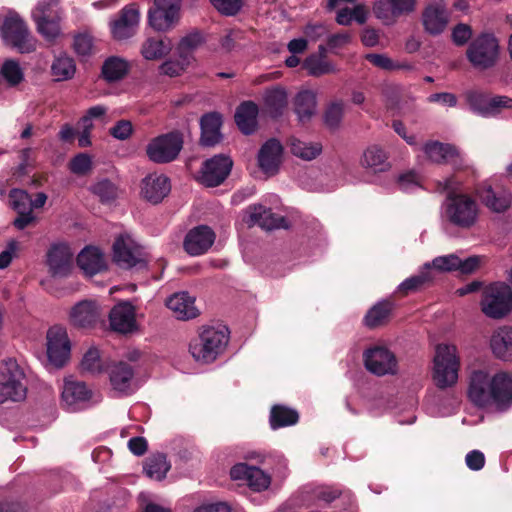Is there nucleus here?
I'll return each instance as SVG.
<instances>
[{
  "label": "nucleus",
  "mask_w": 512,
  "mask_h": 512,
  "mask_svg": "<svg viewBox=\"0 0 512 512\" xmlns=\"http://www.w3.org/2000/svg\"><path fill=\"white\" fill-rule=\"evenodd\" d=\"M303 68L308 71L309 75L314 77L336 72V68L331 62L324 60L316 54H311L304 60Z\"/></svg>",
  "instance_id": "09e8293b"
},
{
  "label": "nucleus",
  "mask_w": 512,
  "mask_h": 512,
  "mask_svg": "<svg viewBox=\"0 0 512 512\" xmlns=\"http://www.w3.org/2000/svg\"><path fill=\"white\" fill-rule=\"evenodd\" d=\"M283 146L280 141L271 138L260 148L258 153V164L260 169L267 175H275L279 171Z\"/></svg>",
  "instance_id": "4be33fe9"
},
{
  "label": "nucleus",
  "mask_w": 512,
  "mask_h": 512,
  "mask_svg": "<svg viewBox=\"0 0 512 512\" xmlns=\"http://www.w3.org/2000/svg\"><path fill=\"white\" fill-rule=\"evenodd\" d=\"M365 368L377 375L396 374L397 359L393 352L386 347L374 346L363 353Z\"/></svg>",
  "instance_id": "ddd939ff"
},
{
  "label": "nucleus",
  "mask_w": 512,
  "mask_h": 512,
  "mask_svg": "<svg viewBox=\"0 0 512 512\" xmlns=\"http://www.w3.org/2000/svg\"><path fill=\"white\" fill-rule=\"evenodd\" d=\"M129 70L130 64L127 60L119 56H110L102 64L101 77L107 83H115L125 78Z\"/></svg>",
  "instance_id": "c9c22d12"
},
{
  "label": "nucleus",
  "mask_w": 512,
  "mask_h": 512,
  "mask_svg": "<svg viewBox=\"0 0 512 512\" xmlns=\"http://www.w3.org/2000/svg\"><path fill=\"white\" fill-rule=\"evenodd\" d=\"M214 231L207 225H199L188 231L183 248L191 256L206 253L215 241Z\"/></svg>",
  "instance_id": "6ab92c4d"
},
{
  "label": "nucleus",
  "mask_w": 512,
  "mask_h": 512,
  "mask_svg": "<svg viewBox=\"0 0 512 512\" xmlns=\"http://www.w3.org/2000/svg\"><path fill=\"white\" fill-rule=\"evenodd\" d=\"M512 310L511 287L504 282L490 284L482 300V311L490 318L501 319Z\"/></svg>",
  "instance_id": "1a4fd4ad"
},
{
  "label": "nucleus",
  "mask_w": 512,
  "mask_h": 512,
  "mask_svg": "<svg viewBox=\"0 0 512 512\" xmlns=\"http://www.w3.org/2000/svg\"><path fill=\"white\" fill-rule=\"evenodd\" d=\"M467 467L473 471L481 470L485 465V456L479 450H472L465 457Z\"/></svg>",
  "instance_id": "338daca9"
},
{
  "label": "nucleus",
  "mask_w": 512,
  "mask_h": 512,
  "mask_svg": "<svg viewBox=\"0 0 512 512\" xmlns=\"http://www.w3.org/2000/svg\"><path fill=\"white\" fill-rule=\"evenodd\" d=\"M472 37V28L465 23H459L452 29L451 38L456 46H464Z\"/></svg>",
  "instance_id": "680f3d73"
},
{
  "label": "nucleus",
  "mask_w": 512,
  "mask_h": 512,
  "mask_svg": "<svg viewBox=\"0 0 512 512\" xmlns=\"http://www.w3.org/2000/svg\"><path fill=\"white\" fill-rule=\"evenodd\" d=\"M431 281V277L428 272H422L418 275L411 276L404 280L398 287V291L406 296L412 292H416L421 289L426 283Z\"/></svg>",
  "instance_id": "864d4df0"
},
{
  "label": "nucleus",
  "mask_w": 512,
  "mask_h": 512,
  "mask_svg": "<svg viewBox=\"0 0 512 512\" xmlns=\"http://www.w3.org/2000/svg\"><path fill=\"white\" fill-rule=\"evenodd\" d=\"M231 478L234 480L245 481L246 484L256 492L266 490L270 483L271 477L263 470L256 466H250L246 463L235 464L230 470Z\"/></svg>",
  "instance_id": "aec40b11"
},
{
  "label": "nucleus",
  "mask_w": 512,
  "mask_h": 512,
  "mask_svg": "<svg viewBox=\"0 0 512 512\" xmlns=\"http://www.w3.org/2000/svg\"><path fill=\"white\" fill-rule=\"evenodd\" d=\"M91 191L99 197L102 203H110L117 197V187L108 179L98 181L91 187Z\"/></svg>",
  "instance_id": "3c124183"
},
{
  "label": "nucleus",
  "mask_w": 512,
  "mask_h": 512,
  "mask_svg": "<svg viewBox=\"0 0 512 512\" xmlns=\"http://www.w3.org/2000/svg\"><path fill=\"white\" fill-rule=\"evenodd\" d=\"M204 41V37L200 31L195 30L187 34L180 40L177 46L178 56H180V58H186L188 61L192 62L194 59V51L201 46Z\"/></svg>",
  "instance_id": "de8ad7c7"
},
{
  "label": "nucleus",
  "mask_w": 512,
  "mask_h": 512,
  "mask_svg": "<svg viewBox=\"0 0 512 512\" xmlns=\"http://www.w3.org/2000/svg\"><path fill=\"white\" fill-rule=\"evenodd\" d=\"M37 25V31L47 40L51 41L60 33L59 18L52 14L49 4H38L32 13Z\"/></svg>",
  "instance_id": "b1692460"
},
{
  "label": "nucleus",
  "mask_w": 512,
  "mask_h": 512,
  "mask_svg": "<svg viewBox=\"0 0 512 512\" xmlns=\"http://www.w3.org/2000/svg\"><path fill=\"white\" fill-rule=\"evenodd\" d=\"M316 109V94L311 90H302L294 98V112L300 122L305 123L311 119Z\"/></svg>",
  "instance_id": "4c0bfd02"
},
{
  "label": "nucleus",
  "mask_w": 512,
  "mask_h": 512,
  "mask_svg": "<svg viewBox=\"0 0 512 512\" xmlns=\"http://www.w3.org/2000/svg\"><path fill=\"white\" fill-rule=\"evenodd\" d=\"M51 72L56 77V81H65L73 78L76 72L74 59L66 54L56 57L52 63Z\"/></svg>",
  "instance_id": "49530a36"
},
{
  "label": "nucleus",
  "mask_w": 512,
  "mask_h": 512,
  "mask_svg": "<svg viewBox=\"0 0 512 512\" xmlns=\"http://www.w3.org/2000/svg\"><path fill=\"white\" fill-rule=\"evenodd\" d=\"M171 42L167 38L150 37L141 47V54L147 60H158L169 54Z\"/></svg>",
  "instance_id": "79ce46f5"
},
{
  "label": "nucleus",
  "mask_w": 512,
  "mask_h": 512,
  "mask_svg": "<svg viewBox=\"0 0 512 512\" xmlns=\"http://www.w3.org/2000/svg\"><path fill=\"white\" fill-rule=\"evenodd\" d=\"M233 167L230 157L219 154L203 162L201 181L207 187H216L222 184L229 176Z\"/></svg>",
  "instance_id": "dca6fc26"
},
{
  "label": "nucleus",
  "mask_w": 512,
  "mask_h": 512,
  "mask_svg": "<svg viewBox=\"0 0 512 512\" xmlns=\"http://www.w3.org/2000/svg\"><path fill=\"white\" fill-rule=\"evenodd\" d=\"M72 253L65 244H54L47 252V265L50 274L54 277H65L69 274L72 265Z\"/></svg>",
  "instance_id": "5701e85b"
},
{
  "label": "nucleus",
  "mask_w": 512,
  "mask_h": 512,
  "mask_svg": "<svg viewBox=\"0 0 512 512\" xmlns=\"http://www.w3.org/2000/svg\"><path fill=\"white\" fill-rule=\"evenodd\" d=\"M458 367L455 347L445 344L438 345L434 357L433 378L439 389H446L457 382Z\"/></svg>",
  "instance_id": "0eeeda50"
},
{
  "label": "nucleus",
  "mask_w": 512,
  "mask_h": 512,
  "mask_svg": "<svg viewBox=\"0 0 512 512\" xmlns=\"http://www.w3.org/2000/svg\"><path fill=\"white\" fill-rule=\"evenodd\" d=\"M480 265V257L479 256H471L465 260L460 259V264L458 265L457 271L461 275H469L472 274L476 269H478Z\"/></svg>",
  "instance_id": "774afa93"
},
{
  "label": "nucleus",
  "mask_w": 512,
  "mask_h": 512,
  "mask_svg": "<svg viewBox=\"0 0 512 512\" xmlns=\"http://www.w3.org/2000/svg\"><path fill=\"white\" fill-rule=\"evenodd\" d=\"M288 105V95L285 88L277 85L267 88L263 94V112L276 120L283 116Z\"/></svg>",
  "instance_id": "a878e982"
},
{
  "label": "nucleus",
  "mask_w": 512,
  "mask_h": 512,
  "mask_svg": "<svg viewBox=\"0 0 512 512\" xmlns=\"http://www.w3.org/2000/svg\"><path fill=\"white\" fill-rule=\"evenodd\" d=\"M426 156L434 163L456 164L459 159V152L454 145L439 141H428L423 147Z\"/></svg>",
  "instance_id": "72a5a7b5"
},
{
  "label": "nucleus",
  "mask_w": 512,
  "mask_h": 512,
  "mask_svg": "<svg viewBox=\"0 0 512 512\" xmlns=\"http://www.w3.org/2000/svg\"><path fill=\"white\" fill-rule=\"evenodd\" d=\"M1 74L10 86H16L24 79V74L19 63L12 59H8L3 63Z\"/></svg>",
  "instance_id": "603ef678"
},
{
  "label": "nucleus",
  "mask_w": 512,
  "mask_h": 512,
  "mask_svg": "<svg viewBox=\"0 0 512 512\" xmlns=\"http://www.w3.org/2000/svg\"><path fill=\"white\" fill-rule=\"evenodd\" d=\"M258 114L259 107L251 100L243 101L238 105L234 119L238 129L244 135H251L256 131Z\"/></svg>",
  "instance_id": "c85d7f7f"
},
{
  "label": "nucleus",
  "mask_w": 512,
  "mask_h": 512,
  "mask_svg": "<svg viewBox=\"0 0 512 512\" xmlns=\"http://www.w3.org/2000/svg\"><path fill=\"white\" fill-rule=\"evenodd\" d=\"M212 5L223 15L233 16L242 7L241 0H210Z\"/></svg>",
  "instance_id": "e2e57ef3"
},
{
  "label": "nucleus",
  "mask_w": 512,
  "mask_h": 512,
  "mask_svg": "<svg viewBox=\"0 0 512 512\" xmlns=\"http://www.w3.org/2000/svg\"><path fill=\"white\" fill-rule=\"evenodd\" d=\"M170 464L167 462L166 455L163 453L154 454L146 459L144 470L148 477L162 480L170 470Z\"/></svg>",
  "instance_id": "a18cd8bd"
},
{
  "label": "nucleus",
  "mask_w": 512,
  "mask_h": 512,
  "mask_svg": "<svg viewBox=\"0 0 512 512\" xmlns=\"http://www.w3.org/2000/svg\"><path fill=\"white\" fill-rule=\"evenodd\" d=\"M450 14L442 3H430L422 11L421 22L424 31L430 36L442 34L449 23Z\"/></svg>",
  "instance_id": "a211bd4d"
},
{
  "label": "nucleus",
  "mask_w": 512,
  "mask_h": 512,
  "mask_svg": "<svg viewBox=\"0 0 512 512\" xmlns=\"http://www.w3.org/2000/svg\"><path fill=\"white\" fill-rule=\"evenodd\" d=\"M365 59L375 67L386 71H392L408 67L405 64L394 62L385 54L369 53L365 55Z\"/></svg>",
  "instance_id": "6e6d98bb"
},
{
  "label": "nucleus",
  "mask_w": 512,
  "mask_h": 512,
  "mask_svg": "<svg viewBox=\"0 0 512 512\" xmlns=\"http://www.w3.org/2000/svg\"><path fill=\"white\" fill-rule=\"evenodd\" d=\"M9 200L11 207L17 211H23L31 208L29 206L30 196L29 194L22 189L13 188L9 192Z\"/></svg>",
  "instance_id": "052dcab7"
},
{
  "label": "nucleus",
  "mask_w": 512,
  "mask_h": 512,
  "mask_svg": "<svg viewBox=\"0 0 512 512\" xmlns=\"http://www.w3.org/2000/svg\"><path fill=\"white\" fill-rule=\"evenodd\" d=\"M229 340L228 329L203 327L189 344V351L197 362L211 363L222 353Z\"/></svg>",
  "instance_id": "20e7f679"
},
{
  "label": "nucleus",
  "mask_w": 512,
  "mask_h": 512,
  "mask_svg": "<svg viewBox=\"0 0 512 512\" xmlns=\"http://www.w3.org/2000/svg\"><path fill=\"white\" fill-rule=\"evenodd\" d=\"M361 164L375 172H382L390 167L386 152L377 145H372L364 151Z\"/></svg>",
  "instance_id": "37998d69"
},
{
  "label": "nucleus",
  "mask_w": 512,
  "mask_h": 512,
  "mask_svg": "<svg viewBox=\"0 0 512 512\" xmlns=\"http://www.w3.org/2000/svg\"><path fill=\"white\" fill-rule=\"evenodd\" d=\"M99 307L94 301H81L70 313L71 323L80 328H91L99 321Z\"/></svg>",
  "instance_id": "c756f323"
},
{
  "label": "nucleus",
  "mask_w": 512,
  "mask_h": 512,
  "mask_svg": "<svg viewBox=\"0 0 512 512\" xmlns=\"http://www.w3.org/2000/svg\"><path fill=\"white\" fill-rule=\"evenodd\" d=\"M183 143L182 133L174 130L153 138L146 146V154L154 163H170L178 157Z\"/></svg>",
  "instance_id": "6e6552de"
},
{
  "label": "nucleus",
  "mask_w": 512,
  "mask_h": 512,
  "mask_svg": "<svg viewBox=\"0 0 512 512\" xmlns=\"http://www.w3.org/2000/svg\"><path fill=\"white\" fill-rule=\"evenodd\" d=\"M73 47L75 52L81 56H88L92 53L93 41L88 34H79L75 36Z\"/></svg>",
  "instance_id": "69168bd1"
},
{
  "label": "nucleus",
  "mask_w": 512,
  "mask_h": 512,
  "mask_svg": "<svg viewBox=\"0 0 512 512\" xmlns=\"http://www.w3.org/2000/svg\"><path fill=\"white\" fill-rule=\"evenodd\" d=\"M77 265L86 275L93 276L106 269L101 251L92 246L85 247L77 256Z\"/></svg>",
  "instance_id": "f704fd0d"
},
{
  "label": "nucleus",
  "mask_w": 512,
  "mask_h": 512,
  "mask_svg": "<svg viewBox=\"0 0 512 512\" xmlns=\"http://www.w3.org/2000/svg\"><path fill=\"white\" fill-rule=\"evenodd\" d=\"M71 344L65 328L53 326L47 332V357L56 368L63 367L69 360Z\"/></svg>",
  "instance_id": "9b49d317"
},
{
  "label": "nucleus",
  "mask_w": 512,
  "mask_h": 512,
  "mask_svg": "<svg viewBox=\"0 0 512 512\" xmlns=\"http://www.w3.org/2000/svg\"><path fill=\"white\" fill-rule=\"evenodd\" d=\"M166 306L175 313L179 320H190L199 315L195 306V298L188 292L175 293L166 301Z\"/></svg>",
  "instance_id": "2f4dec72"
},
{
  "label": "nucleus",
  "mask_w": 512,
  "mask_h": 512,
  "mask_svg": "<svg viewBox=\"0 0 512 512\" xmlns=\"http://www.w3.org/2000/svg\"><path fill=\"white\" fill-rule=\"evenodd\" d=\"M493 355L502 361H512V327L503 326L493 332L490 338Z\"/></svg>",
  "instance_id": "473e14b6"
},
{
  "label": "nucleus",
  "mask_w": 512,
  "mask_h": 512,
  "mask_svg": "<svg viewBox=\"0 0 512 512\" xmlns=\"http://www.w3.org/2000/svg\"><path fill=\"white\" fill-rule=\"evenodd\" d=\"M291 153L306 161H311L322 152V144L319 142H304L297 138H291L289 141Z\"/></svg>",
  "instance_id": "c03bdc74"
},
{
  "label": "nucleus",
  "mask_w": 512,
  "mask_h": 512,
  "mask_svg": "<svg viewBox=\"0 0 512 512\" xmlns=\"http://www.w3.org/2000/svg\"><path fill=\"white\" fill-rule=\"evenodd\" d=\"M113 260L119 267L124 269H130L138 264L141 266L146 264L135 256L122 235L117 237L113 243Z\"/></svg>",
  "instance_id": "e433bc0d"
},
{
  "label": "nucleus",
  "mask_w": 512,
  "mask_h": 512,
  "mask_svg": "<svg viewBox=\"0 0 512 512\" xmlns=\"http://www.w3.org/2000/svg\"><path fill=\"white\" fill-rule=\"evenodd\" d=\"M190 61L186 58L168 59L159 67L160 72L170 77L179 76L190 65Z\"/></svg>",
  "instance_id": "4d7b16f0"
},
{
  "label": "nucleus",
  "mask_w": 512,
  "mask_h": 512,
  "mask_svg": "<svg viewBox=\"0 0 512 512\" xmlns=\"http://www.w3.org/2000/svg\"><path fill=\"white\" fill-rule=\"evenodd\" d=\"M222 117L218 112H209L200 119L201 137L200 144L203 147H214L222 140L220 128Z\"/></svg>",
  "instance_id": "bb28decb"
},
{
  "label": "nucleus",
  "mask_w": 512,
  "mask_h": 512,
  "mask_svg": "<svg viewBox=\"0 0 512 512\" xmlns=\"http://www.w3.org/2000/svg\"><path fill=\"white\" fill-rule=\"evenodd\" d=\"M0 36L5 44L17 49L20 53H30L35 50L26 22L16 12H10L0 27Z\"/></svg>",
  "instance_id": "423d86ee"
},
{
  "label": "nucleus",
  "mask_w": 512,
  "mask_h": 512,
  "mask_svg": "<svg viewBox=\"0 0 512 512\" xmlns=\"http://www.w3.org/2000/svg\"><path fill=\"white\" fill-rule=\"evenodd\" d=\"M470 110L482 117H495L502 109H512V98L503 95L491 96L482 90H470L465 94Z\"/></svg>",
  "instance_id": "9d476101"
},
{
  "label": "nucleus",
  "mask_w": 512,
  "mask_h": 512,
  "mask_svg": "<svg viewBox=\"0 0 512 512\" xmlns=\"http://www.w3.org/2000/svg\"><path fill=\"white\" fill-rule=\"evenodd\" d=\"M25 374L15 359L2 361L0 367V404L19 402L26 398Z\"/></svg>",
  "instance_id": "39448f33"
},
{
  "label": "nucleus",
  "mask_w": 512,
  "mask_h": 512,
  "mask_svg": "<svg viewBox=\"0 0 512 512\" xmlns=\"http://www.w3.org/2000/svg\"><path fill=\"white\" fill-rule=\"evenodd\" d=\"M249 219L247 223L250 226L258 225L264 230H273L278 228H287V220L284 216L273 213L270 208L262 205H254L249 208Z\"/></svg>",
  "instance_id": "393cba45"
},
{
  "label": "nucleus",
  "mask_w": 512,
  "mask_h": 512,
  "mask_svg": "<svg viewBox=\"0 0 512 512\" xmlns=\"http://www.w3.org/2000/svg\"><path fill=\"white\" fill-rule=\"evenodd\" d=\"M468 397L481 408L494 405L498 411H506L512 406V375L498 372L493 377L482 370L471 373Z\"/></svg>",
  "instance_id": "f257e3e1"
},
{
  "label": "nucleus",
  "mask_w": 512,
  "mask_h": 512,
  "mask_svg": "<svg viewBox=\"0 0 512 512\" xmlns=\"http://www.w3.org/2000/svg\"><path fill=\"white\" fill-rule=\"evenodd\" d=\"M69 168L74 174L85 175L92 168L91 157L88 154L79 153L71 159Z\"/></svg>",
  "instance_id": "bf43d9fd"
},
{
  "label": "nucleus",
  "mask_w": 512,
  "mask_h": 512,
  "mask_svg": "<svg viewBox=\"0 0 512 512\" xmlns=\"http://www.w3.org/2000/svg\"><path fill=\"white\" fill-rule=\"evenodd\" d=\"M459 264L460 258L455 254H449L434 258L431 266L440 272H453L457 271ZM426 267L430 268V264H426Z\"/></svg>",
  "instance_id": "13d9d810"
},
{
  "label": "nucleus",
  "mask_w": 512,
  "mask_h": 512,
  "mask_svg": "<svg viewBox=\"0 0 512 512\" xmlns=\"http://www.w3.org/2000/svg\"><path fill=\"white\" fill-rule=\"evenodd\" d=\"M416 0H374L373 12L384 25H394L397 20L414 12Z\"/></svg>",
  "instance_id": "4468645a"
},
{
  "label": "nucleus",
  "mask_w": 512,
  "mask_h": 512,
  "mask_svg": "<svg viewBox=\"0 0 512 512\" xmlns=\"http://www.w3.org/2000/svg\"><path fill=\"white\" fill-rule=\"evenodd\" d=\"M109 321L112 330L120 333L131 332L135 325L134 307L128 302L114 306L109 313Z\"/></svg>",
  "instance_id": "7c9ffc66"
},
{
  "label": "nucleus",
  "mask_w": 512,
  "mask_h": 512,
  "mask_svg": "<svg viewBox=\"0 0 512 512\" xmlns=\"http://www.w3.org/2000/svg\"><path fill=\"white\" fill-rule=\"evenodd\" d=\"M181 0H154L148 11V23L157 31L170 29L179 18Z\"/></svg>",
  "instance_id": "f8f14e48"
},
{
  "label": "nucleus",
  "mask_w": 512,
  "mask_h": 512,
  "mask_svg": "<svg viewBox=\"0 0 512 512\" xmlns=\"http://www.w3.org/2000/svg\"><path fill=\"white\" fill-rule=\"evenodd\" d=\"M393 307V303L388 300L376 303L366 313L364 317V324L370 329H375L385 325L390 319Z\"/></svg>",
  "instance_id": "58836bf2"
},
{
  "label": "nucleus",
  "mask_w": 512,
  "mask_h": 512,
  "mask_svg": "<svg viewBox=\"0 0 512 512\" xmlns=\"http://www.w3.org/2000/svg\"><path fill=\"white\" fill-rule=\"evenodd\" d=\"M170 190L169 178L163 174H150L143 179L142 195L153 204L160 203Z\"/></svg>",
  "instance_id": "cd10ccee"
},
{
  "label": "nucleus",
  "mask_w": 512,
  "mask_h": 512,
  "mask_svg": "<svg viewBox=\"0 0 512 512\" xmlns=\"http://www.w3.org/2000/svg\"><path fill=\"white\" fill-rule=\"evenodd\" d=\"M109 133L118 140H127L133 133V126L129 120H119L110 128Z\"/></svg>",
  "instance_id": "0e129e2a"
},
{
  "label": "nucleus",
  "mask_w": 512,
  "mask_h": 512,
  "mask_svg": "<svg viewBox=\"0 0 512 512\" xmlns=\"http://www.w3.org/2000/svg\"><path fill=\"white\" fill-rule=\"evenodd\" d=\"M457 184L451 176L443 183L438 182L437 189L447 193L443 204L445 220L454 227L468 230L478 222L480 205L472 195L458 191Z\"/></svg>",
  "instance_id": "f03ea898"
},
{
  "label": "nucleus",
  "mask_w": 512,
  "mask_h": 512,
  "mask_svg": "<svg viewBox=\"0 0 512 512\" xmlns=\"http://www.w3.org/2000/svg\"><path fill=\"white\" fill-rule=\"evenodd\" d=\"M91 396L92 392L84 382L66 381L64 384L62 400L68 406L87 401Z\"/></svg>",
  "instance_id": "a19ab883"
},
{
  "label": "nucleus",
  "mask_w": 512,
  "mask_h": 512,
  "mask_svg": "<svg viewBox=\"0 0 512 512\" xmlns=\"http://www.w3.org/2000/svg\"><path fill=\"white\" fill-rule=\"evenodd\" d=\"M139 10L136 4L123 7L118 17L110 23L111 34L116 40H126L132 37L139 24Z\"/></svg>",
  "instance_id": "f3484780"
},
{
  "label": "nucleus",
  "mask_w": 512,
  "mask_h": 512,
  "mask_svg": "<svg viewBox=\"0 0 512 512\" xmlns=\"http://www.w3.org/2000/svg\"><path fill=\"white\" fill-rule=\"evenodd\" d=\"M476 195L494 213H504L511 207L512 194L503 188L494 189L491 185L483 184L476 188Z\"/></svg>",
  "instance_id": "412c9836"
},
{
  "label": "nucleus",
  "mask_w": 512,
  "mask_h": 512,
  "mask_svg": "<svg viewBox=\"0 0 512 512\" xmlns=\"http://www.w3.org/2000/svg\"><path fill=\"white\" fill-rule=\"evenodd\" d=\"M82 370L90 373H101L103 366L100 358V353L97 348H90L83 356L81 362Z\"/></svg>",
  "instance_id": "5fc2aeb1"
},
{
  "label": "nucleus",
  "mask_w": 512,
  "mask_h": 512,
  "mask_svg": "<svg viewBox=\"0 0 512 512\" xmlns=\"http://www.w3.org/2000/svg\"><path fill=\"white\" fill-rule=\"evenodd\" d=\"M344 115V104L342 101L330 103L324 112V123L330 130H337L342 122Z\"/></svg>",
  "instance_id": "8fccbe9b"
},
{
  "label": "nucleus",
  "mask_w": 512,
  "mask_h": 512,
  "mask_svg": "<svg viewBox=\"0 0 512 512\" xmlns=\"http://www.w3.org/2000/svg\"><path fill=\"white\" fill-rule=\"evenodd\" d=\"M298 421L299 414L295 409L281 404H276L271 408L269 423L273 430L295 425Z\"/></svg>",
  "instance_id": "ea45409f"
},
{
  "label": "nucleus",
  "mask_w": 512,
  "mask_h": 512,
  "mask_svg": "<svg viewBox=\"0 0 512 512\" xmlns=\"http://www.w3.org/2000/svg\"><path fill=\"white\" fill-rule=\"evenodd\" d=\"M465 56L476 71L493 70L501 59V46L498 38L493 33H480L468 44Z\"/></svg>",
  "instance_id": "7ed1b4c3"
},
{
  "label": "nucleus",
  "mask_w": 512,
  "mask_h": 512,
  "mask_svg": "<svg viewBox=\"0 0 512 512\" xmlns=\"http://www.w3.org/2000/svg\"><path fill=\"white\" fill-rule=\"evenodd\" d=\"M108 374L112 390L118 397H127L136 391L135 371L129 363L124 361L113 363L109 367Z\"/></svg>",
  "instance_id": "2eb2a0df"
}]
</instances>
